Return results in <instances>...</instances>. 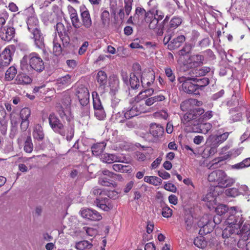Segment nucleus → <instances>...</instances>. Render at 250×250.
<instances>
[{
  "label": "nucleus",
  "mask_w": 250,
  "mask_h": 250,
  "mask_svg": "<svg viewBox=\"0 0 250 250\" xmlns=\"http://www.w3.org/2000/svg\"><path fill=\"white\" fill-rule=\"evenodd\" d=\"M194 126L191 127V130L195 132H202L206 133L211 128V125L209 123H201V119L199 121H195Z\"/></svg>",
  "instance_id": "nucleus-18"
},
{
  "label": "nucleus",
  "mask_w": 250,
  "mask_h": 250,
  "mask_svg": "<svg viewBox=\"0 0 250 250\" xmlns=\"http://www.w3.org/2000/svg\"><path fill=\"white\" fill-rule=\"evenodd\" d=\"M26 23L28 30L30 32L39 28V21L37 18L34 16L28 18Z\"/></svg>",
  "instance_id": "nucleus-26"
},
{
  "label": "nucleus",
  "mask_w": 250,
  "mask_h": 250,
  "mask_svg": "<svg viewBox=\"0 0 250 250\" xmlns=\"http://www.w3.org/2000/svg\"><path fill=\"white\" fill-rule=\"evenodd\" d=\"M139 77H140V76H137L134 74H130L129 83L132 89H135L139 87L140 85Z\"/></svg>",
  "instance_id": "nucleus-39"
},
{
  "label": "nucleus",
  "mask_w": 250,
  "mask_h": 250,
  "mask_svg": "<svg viewBox=\"0 0 250 250\" xmlns=\"http://www.w3.org/2000/svg\"><path fill=\"white\" fill-rule=\"evenodd\" d=\"M95 110V115L99 120H102L104 119L106 116L105 111L104 108L96 109Z\"/></svg>",
  "instance_id": "nucleus-61"
},
{
  "label": "nucleus",
  "mask_w": 250,
  "mask_h": 250,
  "mask_svg": "<svg viewBox=\"0 0 250 250\" xmlns=\"http://www.w3.org/2000/svg\"><path fill=\"white\" fill-rule=\"evenodd\" d=\"M14 45L9 46L5 48L0 54V68L1 67L8 65L12 59L10 47L13 48Z\"/></svg>",
  "instance_id": "nucleus-15"
},
{
  "label": "nucleus",
  "mask_w": 250,
  "mask_h": 250,
  "mask_svg": "<svg viewBox=\"0 0 250 250\" xmlns=\"http://www.w3.org/2000/svg\"><path fill=\"white\" fill-rule=\"evenodd\" d=\"M90 193L96 197L94 203L97 207L104 211H109L113 208V205L110 203V200L108 198L99 197L105 195V191L96 187L92 189Z\"/></svg>",
  "instance_id": "nucleus-3"
},
{
  "label": "nucleus",
  "mask_w": 250,
  "mask_h": 250,
  "mask_svg": "<svg viewBox=\"0 0 250 250\" xmlns=\"http://www.w3.org/2000/svg\"><path fill=\"white\" fill-rule=\"evenodd\" d=\"M30 114V110L27 107L23 108L20 112V115L21 120V128L23 131H25L28 127L29 122L28 119Z\"/></svg>",
  "instance_id": "nucleus-16"
},
{
  "label": "nucleus",
  "mask_w": 250,
  "mask_h": 250,
  "mask_svg": "<svg viewBox=\"0 0 250 250\" xmlns=\"http://www.w3.org/2000/svg\"><path fill=\"white\" fill-rule=\"evenodd\" d=\"M81 214L83 218L93 221H98L102 219V216L97 210L86 208L81 210Z\"/></svg>",
  "instance_id": "nucleus-10"
},
{
  "label": "nucleus",
  "mask_w": 250,
  "mask_h": 250,
  "mask_svg": "<svg viewBox=\"0 0 250 250\" xmlns=\"http://www.w3.org/2000/svg\"><path fill=\"white\" fill-rule=\"evenodd\" d=\"M189 60L190 63H192V66L194 67H198L201 66L203 64L204 57L201 55H193L191 56Z\"/></svg>",
  "instance_id": "nucleus-29"
},
{
  "label": "nucleus",
  "mask_w": 250,
  "mask_h": 250,
  "mask_svg": "<svg viewBox=\"0 0 250 250\" xmlns=\"http://www.w3.org/2000/svg\"><path fill=\"white\" fill-rule=\"evenodd\" d=\"M53 53L55 55L59 56L61 54L62 51V48L60 43H59L57 39H54L53 41Z\"/></svg>",
  "instance_id": "nucleus-52"
},
{
  "label": "nucleus",
  "mask_w": 250,
  "mask_h": 250,
  "mask_svg": "<svg viewBox=\"0 0 250 250\" xmlns=\"http://www.w3.org/2000/svg\"><path fill=\"white\" fill-rule=\"evenodd\" d=\"M178 80L180 83H182V89L185 92L194 94L198 93L197 86L191 82L192 81V77H181L178 78Z\"/></svg>",
  "instance_id": "nucleus-6"
},
{
  "label": "nucleus",
  "mask_w": 250,
  "mask_h": 250,
  "mask_svg": "<svg viewBox=\"0 0 250 250\" xmlns=\"http://www.w3.org/2000/svg\"><path fill=\"white\" fill-rule=\"evenodd\" d=\"M229 133L225 132L220 135H211L207 140V143L210 146H218L224 142L228 137Z\"/></svg>",
  "instance_id": "nucleus-13"
},
{
  "label": "nucleus",
  "mask_w": 250,
  "mask_h": 250,
  "mask_svg": "<svg viewBox=\"0 0 250 250\" xmlns=\"http://www.w3.org/2000/svg\"><path fill=\"white\" fill-rule=\"evenodd\" d=\"M59 83L63 85H68L71 83V76L67 74L64 77H62L59 80Z\"/></svg>",
  "instance_id": "nucleus-64"
},
{
  "label": "nucleus",
  "mask_w": 250,
  "mask_h": 250,
  "mask_svg": "<svg viewBox=\"0 0 250 250\" xmlns=\"http://www.w3.org/2000/svg\"><path fill=\"white\" fill-rule=\"evenodd\" d=\"M30 69L37 72H41L44 69V62L39 54L33 52L29 55Z\"/></svg>",
  "instance_id": "nucleus-5"
},
{
  "label": "nucleus",
  "mask_w": 250,
  "mask_h": 250,
  "mask_svg": "<svg viewBox=\"0 0 250 250\" xmlns=\"http://www.w3.org/2000/svg\"><path fill=\"white\" fill-rule=\"evenodd\" d=\"M26 72H23L20 74L17 77V81H18V84H27L32 82L31 78L25 74Z\"/></svg>",
  "instance_id": "nucleus-33"
},
{
  "label": "nucleus",
  "mask_w": 250,
  "mask_h": 250,
  "mask_svg": "<svg viewBox=\"0 0 250 250\" xmlns=\"http://www.w3.org/2000/svg\"><path fill=\"white\" fill-rule=\"evenodd\" d=\"M143 105L141 104H134L132 107L125 112V116L126 119H129L132 117L138 115L140 113L144 111Z\"/></svg>",
  "instance_id": "nucleus-19"
},
{
  "label": "nucleus",
  "mask_w": 250,
  "mask_h": 250,
  "mask_svg": "<svg viewBox=\"0 0 250 250\" xmlns=\"http://www.w3.org/2000/svg\"><path fill=\"white\" fill-rule=\"evenodd\" d=\"M144 180L145 182L155 186L160 185L162 182V180L161 178L153 176H145Z\"/></svg>",
  "instance_id": "nucleus-36"
},
{
  "label": "nucleus",
  "mask_w": 250,
  "mask_h": 250,
  "mask_svg": "<svg viewBox=\"0 0 250 250\" xmlns=\"http://www.w3.org/2000/svg\"><path fill=\"white\" fill-rule=\"evenodd\" d=\"M132 72L130 74H134L137 76H140L141 79V83L144 86V84L146 82L145 78L142 76L141 73V67L139 63H134L132 66Z\"/></svg>",
  "instance_id": "nucleus-32"
},
{
  "label": "nucleus",
  "mask_w": 250,
  "mask_h": 250,
  "mask_svg": "<svg viewBox=\"0 0 250 250\" xmlns=\"http://www.w3.org/2000/svg\"><path fill=\"white\" fill-rule=\"evenodd\" d=\"M10 121L11 124V131L10 134V137L13 138L15 137L16 132V118L15 113L12 112L10 114Z\"/></svg>",
  "instance_id": "nucleus-50"
},
{
  "label": "nucleus",
  "mask_w": 250,
  "mask_h": 250,
  "mask_svg": "<svg viewBox=\"0 0 250 250\" xmlns=\"http://www.w3.org/2000/svg\"><path fill=\"white\" fill-rule=\"evenodd\" d=\"M228 210V207L223 204L218 205L215 208V211L218 216H221L226 213Z\"/></svg>",
  "instance_id": "nucleus-55"
},
{
  "label": "nucleus",
  "mask_w": 250,
  "mask_h": 250,
  "mask_svg": "<svg viewBox=\"0 0 250 250\" xmlns=\"http://www.w3.org/2000/svg\"><path fill=\"white\" fill-rule=\"evenodd\" d=\"M250 166V157H248L242 162L232 166V168L236 169L243 168Z\"/></svg>",
  "instance_id": "nucleus-48"
},
{
  "label": "nucleus",
  "mask_w": 250,
  "mask_h": 250,
  "mask_svg": "<svg viewBox=\"0 0 250 250\" xmlns=\"http://www.w3.org/2000/svg\"><path fill=\"white\" fill-rule=\"evenodd\" d=\"M49 123L53 130L62 136H65L64 126L58 117L54 114H51L49 116Z\"/></svg>",
  "instance_id": "nucleus-8"
},
{
  "label": "nucleus",
  "mask_w": 250,
  "mask_h": 250,
  "mask_svg": "<svg viewBox=\"0 0 250 250\" xmlns=\"http://www.w3.org/2000/svg\"><path fill=\"white\" fill-rule=\"evenodd\" d=\"M76 94L80 104L83 106H86L89 103V93L88 89L82 85L78 87Z\"/></svg>",
  "instance_id": "nucleus-9"
},
{
  "label": "nucleus",
  "mask_w": 250,
  "mask_h": 250,
  "mask_svg": "<svg viewBox=\"0 0 250 250\" xmlns=\"http://www.w3.org/2000/svg\"><path fill=\"white\" fill-rule=\"evenodd\" d=\"M150 21H145L147 23H149V28L150 29H156L158 23L159 22V19H157L152 13V17H150Z\"/></svg>",
  "instance_id": "nucleus-53"
},
{
  "label": "nucleus",
  "mask_w": 250,
  "mask_h": 250,
  "mask_svg": "<svg viewBox=\"0 0 250 250\" xmlns=\"http://www.w3.org/2000/svg\"><path fill=\"white\" fill-rule=\"evenodd\" d=\"M204 111V109L200 107L195 108L186 113L184 116V119L187 122L191 121L190 124L193 125L192 126H194L195 124L194 122L197 121L196 119L203 114ZM197 121H199V119Z\"/></svg>",
  "instance_id": "nucleus-11"
},
{
  "label": "nucleus",
  "mask_w": 250,
  "mask_h": 250,
  "mask_svg": "<svg viewBox=\"0 0 250 250\" xmlns=\"http://www.w3.org/2000/svg\"><path fill=\"white\" fill-rule=\"evenodd\" d=\"M133 0H124L125 4V10L123 8H121L119 10L118 15L121 20L123 21L125 18V11L126 15H129L131 10Z\"/></svg>",
  "instance_id": "nucleus-22"
},
{
  "label": "nucleus",
  "mask_w": 250,
  "mask_h": 250,
  "mask_svg": "<svg viewBox=\"0 0 250 250\" xmlns=\"http://www.w3.org/2000/svg\"><path fill=\"white\" fill-rule=\"evenodd\" d=\"M108 83L111 90L115 92L118 91L119 88V80L117 76H110L108 79Z\"/></svg>",
  "instance_id": "nucleus-27"
},
{
  "label": "nucleus",
  "mask_w": 250,
  "mask_h": 250,
  "mask_svg": "<svg viewBox=\"0 0 250 250\" xmlns=\"http://www.w3.org/2000/svg\"><path fill=\"white\" fill-rule=\"evenodd\" d=\"M204 160L201 165H203L208 167L209 169H215L220 167L222 162L226 159H223V157H216L212 160H209L210 157H203Z\"/></svg>",
  "instance_id": "nucleus-14"
},
{
  "label": "nucleus",
  "mask_w": 250,
  "mask_h": 250,
  "mask_svg": "<svg viewBox=\"0 0 250 250\" xmlns=\"http://www.w3.org/2000/svg\"><path fill=\"white\" fill-rule=\"evenodd\" d=\"M82 25L86 29H89L92 26V20L89 11L86 10L81 13Z\"/></svg>",
  "instance_id": "nucleus-24"
},
{
  "label": "nucleus",
  "mask_w": 250,
  "mask_h": 250,
  "mask_svg": "<svg viewBox=\"0 0 250 250\" xmlns=\"http://www.w3.org/2000/svg\"><path fill=\"white\" fill-rule=\"evenodd\" d=\"M70 17L74 28L81 27V22H80L77 13L75 9H72Z\"/></svg>",
  "instance_id": "nucleus-30"
},
{
  "label": "nucleus",
  "mask_w": 250,
  "mask_h": 250,
  "mask_svg": "<svg viewBox=\"0 0 250 250\" xmlns=\"http://www.w3.org/2000/svg\"><path fill=\"white\" fill-rule=\"evenodd\" d=\"M67 30H66L65 28L64 25L62 22H58L57 23L56 25V29L58 33L59 37H61L62 35H63V34H65L68 33H69V34L71 33V32L70 31V29H72V27L71 26H69L68 27H67Z\"/></svg>",
  "instance_id": "nucleus-35"
},
{
  "label": "nucleus",
  "mask_w": 250,
  "mask_h": 250,
  "mask_svg": "<svg viewBox=\"0 0 250 250\" xmlns=\"http://www.w3.org/2000/svg\"><path fill=\"white\" fill-rule=\"evenodd\" d=\"M136 146L140 147L139 150L142 156H146L148 155H152L153 154V149L149 146H141L139 143H136Z\"/></svg>",
  "instance_id": "nucleus-34"
},
{
  "label": "nucleus",
  "mask_w": 250,
  "mask_h": 250,
  "mask_svg": "<svg viewBox=\"0 0 250 250\" xmlns=\"http://www.w3.org/2000/svg\"><path fill=\"white\" fill-rule=\"evenodd\" d=\"M106 143L104 142L94 144L91 147L93 155L95 156L102 155Z\"/></svg>",
  "instance_id": "nucleus-25"
},
{
  "label": "nucleus",
  "mask_w": 250,
  "mask_h": 250,
  "mask_svg": "<svg viewBox=\"0 0 250 250\" xmlns=\"http://www.w3.org/2000/svg\"><path fill=\"white\" fill-rule=\"evenodd\" d=\"M110 15L107 10H104L101 15V20L104 27L108 26L110 22Z\"/></svg>",
  "instance_id": "nucleus-38"
},
{
  "label": "nucleus",
  "mask_w": 250,
  "mask_h": 250,
  "mask_svg": "<svg viewBox=\"0 0 250 250\" xmlns=\"http://www.w3.org/2000/svg\"><path fill=\"white\" fill-rule=\"evenodd\" d=\"M151 17H152V13L150 11L146 12L144 8L138 7L136 8L133 20L135 24L140 25L144 21H150Z\"/></svg>",
  "instance_id": "nucleus-7"
},
{
  "label": "nucleus",
  "mask_w": 250,
  "mask_h": 250,
  "mask_svg": "<svg viewBox=\"0 0 250 250\" xmlns=\"http://www.w3.org/2000/svg\"><path fill=\"white\" fill-rule=\"evenodd\" d=\"M226 194L228 196L234 197L239 194V191L236 188H230L226 190Z\"/></svg>",
  "instance_id": "nucleus-59"
},
{
  "label": "nucleus",
  "mask_w": 250,
  "mask_h": 250,
  "mask_svg": "<svg viewBox=\"0 0 250 250\" xmlns=\"http://www.w3.org/2000/svg\"><path fill=\"white\" fill-rule=\"evenodd\" d=\"M192 81L196 83H195L197 86V90L198 89L202 90L203 88L208 84L209 81L208 78L204 77L202 78H197L192 77Z\"/></svg>",
  "instance_id": "nucleus-28"
},
{
  "label": "nucleus",
  "mask_w": 250,
  "mask_h": 250,
  "mask_svg": "<svg viewBox=\"0 0 250 250\" xmlns=\"http://www.w3.org/2000/svg\"><path fill=\"white\" fill-rule=\"evenodd\" d=\"M203 200L208 202L209 205H212V203L216 201L215 195H214L211 192H209L203 197Z\"/></svg>",
  "instance_id": "nucleus-56"
},
{
  "label": "nucleus",
  "mask_w": 250,
  "mask_h": 250,
  "mask_svg": "<svg viewBox=\"0 0 250 250\" xmlns=\"http://www.w3.org/2000/svg\"><path fill=\"white\" fill-rule=\"evenodd\" d=\"M16 76V67L14 65L10 66L6 71L5 78L7 81L12 80Z\"/></svg>",
  "instance_id": "nucleus-43"
},
{
  "label": "nucleus",
  "mask_w": 250,
  "mask_h": 250,
  "mask_svg": "<svg viewBox=\"0 0 250 250\" xmlns=\"http://www.w3.org/2000/svg\"><path fill=\"white\" fill-rule=\"evenodd\" d=\"M229 114L231 115L230 119L233 122L239 121L242 118V113L238 112V111L235 108L231 109L229 110Z\"/></svg>",
  "instance_id": "nucleus-45"
},
{
  "label": "nucleus",
  "mask_w": 250,
  "mask_h": 250,
  "mask_svg": "<svg viewBox=\"0 0 250 250\" xmlns=\"http://www.w3.org/2000/svg\"><path fill=\"white\" fill-rule=\"evenodd\" d=\"M208 180L210 182L217 184V186L226 188L231 186L235 180L228 176L225 172L222 170H215L211 172L208 175Z\"/></svg>",
  "instance_id": "nucleus-2"
},
{
  "label": "nucleus",
  "mask_w": 250,
  "mask_h": 250,
  "mask_svg": "<svg viewBox=\"0 0 250 250\" xmlns=\"http://www.w3.org/2000/svg\"><path fill=\"white\" fill-rule=\"evenodd\" d=\"M217 147L215 146H210V147H207L204 151L205 154L208 155V156H213L217 152Z\"/></svg>",
  "instance_id": "nucleus-60"
},
{
  "label": "nucleus",
  "mask_w": 250,
  "mask_h": 250,
  "mask_svg": "<svg viewBox=\"0 0 250 250\" xmlns=\"http://www.w3.org/2000/svg\"><path fill=\"white\" fill-rule=\"evenodd\" d=\"M205 218L203 217L198 223V225L201 227L199 230V234L201 235H205L210 233L212 231L213 227L210 226L211 222L206 219V222L204 223L202 220H204Z\"/></svg>",
  "instance_id": "nucleus-21"
},
{
  "label": "nucleus",
  "mask_w": 250,
  "mask_h": 250,
  "mask_svg": "<svg viewBox=\"0 0 250 250\" xmlns=\"http://www.w3.org/2000/svg\"><path fill=\"white\" fill-rule=\"evenodd\" d=\"M61 102L62 105H63L65 108H68L71 103V99L70 95L68 93H64L62 96Z\"/></svg>",
  "instance_id": "nucleus-49"
},
{
  "label": "nucleus",
  "mask_w": 250,
  "mask_h": 250,
  "mask_svg": "<svg viewBox=\"0 0 250 250\" xmlns=\"http://www.w3.org/2000/svg\"><path fill=\"white\" fill-rule=\"evenodd\" d=\"M182 20L180 17H174L170 21L169 28L167 31V34L172 33L171 29H175L182 23Z\"/></svg>",
  "instance_id": "nucleus-31"
},
{
  "label": "nucleus",
  "mask_w": 250,
  "mask_h": 250,
  "mask_svg": "<svg viewBox=\"0 0 250 250\" xmlns=\"http://www.w3.org/2000/svg\"><path fill=\"white\" fill-rule=\"evenodd\" d=\"M68 33H66L65 34H63L62 35L61 37H60L62 42V43L63 47H66L68 46L70 42V38Z\"/></svg>",
  "instance_id": "nucleus-63"
},
{
  "label": "nucleus",
  "mask_w": 250,
  "mask_h": 250,
  "mask_svg": "<svg viewBox=\"0 0 250 250\" xmlns=\"http://www.w3.org/2000/svg\"><path fill=\"white\" fill-rule=\"evenodd\" d=\"M33 137L38 141H42L44 137V133L42 127L39 124L35 125L33 131Z\"/></svg>",
  "instance_id": "nucleus-23"
},
{
  "label": "nucleus",
  "mask_w": 250,
  "mask_h": 250,
  "mask_svg": "<svg viewBox=\"0 0 250 250\" xmlns=\"http://www.w3.org/2000/svg\"><path fill=\"white\" fill-rule=\"evenodd\" d=\"M113 169L116 171H120L122 172H128L130 170L129 166L123 165L122 164H114L112 166Z\"/></svg>",
  "instance_id": "nucleus-46"
},
{
  "label": "nucleus",
  "mask_w": 250,
  "mask_h": 250,
  "mask_svg": "<svg viewBox=\"0 0 250 250\" xmlns=\"http://www.w3.org/2000/svg\"><path fill=\"white\" fill-rule=\"evenodd\" d=\"M172 36V33L166 34L163 40L164 44L167 45V48L170 50L178 48L186 39L184 35H180L171 39Z\"/></svg>",
  "instance_id": "nucleus-4"
},
{
  "label": "nucleus",
  "mask_w": 250,
  "mask_h": 250,
  "mask_svg": "<svg viewBox=\"0 0 250 250\" xmlns=\"http://www.w3.org/2000/svg\"><path fill=\"white\" fill-rule=\"evenodd\" d=\"M30 32L33 36L32 39L34 40L36 46L40 49H43L44 47V37L40 28Z\"/></svg>",
  "instance_id": "nucleus-17"
},
{
  "label": "nucleus",
  "mask_w": 250,
  "mask_h": 250,
  "mask_svg": "<svg viewBox=\"0 0 250 250\" xmlns=\"http://www.w3.org/2000/svg\"><path fill=\"white\" fill-rule=\"evenodd\" d=\"M70 34L73 36L74 38L78 39L84 36V29L83 27L74 28V29H72V33Z\"/></svg>",
  "instance_id": "nucleus-44"
},
{
  "label": "nucleus",
  "mask_w": 250,
  "mask_h": 250,
  "mask_svg": "<svg viewBox=\"0 0 250 250\" xmlns=\"http://www.w3.org/2000/svg\"><path fill=\"white\" fill-rule=\"evenodd\" d=\"M224 245L228 247H231L235 246L236 244V238L234 236L226 238L224 241Z\"/></svg>",
  "instance_id": "nucleus-57"
},
{
  "label": "nucleus",
  "mask_w": 250,
  "mask_h": 250,
  "mask_svg": "<svg viewBox=\"0 0 250 250\" xmlns=\"http://www.w3.org/2000/svg\"><path fill=\"white\" fill-rule=\"evenodd\" d=\"M15 30L14 27H8L5 31V37H2V39L7 42L10 41L14 37Z\"/></svg>",
  "instance_id": "nucleus-40"
},
{
  "label": "nucleus",
  "mask_w": 250,
  "mask_h": 250,
  "mask_svg": "<svg viewBox=\"0 0 250 250\" xmlns=\"http://www.w3.org/2000/svg\"><path fill=\"white\" fill-rule=\"evenodd\" d=\"M101 161L107 164H112L118 162L124 163V161L121 160V157H101Z\"/></svg>",
  "instance_id": "nucleus-51"
},
{
  "label": "nucleus",
  "mask_w": 250,
  "mask_h": 250,
  "mask_svg": "<svg viewBox=\"0 0 250 250\" xmlns=\"http://www.w3.org/2000/svg\"><path fill=\"white\" fill-rule=\"evenodd\" d=\"M210 71V68L208 67H203L199 69L195 70L196 76H202L206 75Z\"/></svg>",
  "instance_id": "nucleus-58"
},
{
  "label": "nucleus",
  "mask_w": 250,
  "mask_h": 250,
  "mask_svg": "<svg viewBox=\"0 0 250 250\" xmlns=\"http://www.w3.org/2000/svg\"><path fill=\"white\" fill-rule=\"evenodd\" d=\"M165 70L166 75L169 80L171 82H174L175 80V76L172 69L170 67H167Z\"/></svg>",
  "instance_id": "nucleus-62"
},
{
  "label": "nucleus",
  "mask_w": 250,
  "mask_h": 250,
  "mask_svg": "<svg viewBox=\"0 0 250 250\" xmlns=\"http://www.w3.org/2000/svg\"><path fill=\"white\" fill-rule=\"evenodd\" d=\"M33 148V145L32 143L31 137L27 136L26 140L25 142L24 150L27 153H30L32 151Z\"/></svg>",
  "instance_id": "nucleus-54"
},
{
  "label": "nucleus",
  "mask_w": 250,
  "mask_h": 250,
  "mask_svg": "<svg viewBox=\"0 0 250 250\" xmlns=\"http://www.w3.org/2000/svg\"><path fill=\"white\" fill-rule=\"evenodd\" d=\"M194 244L198 248L204 249L206 247L207 243L205 237L200 236L194 239Z\"/></svg>",
  "instance_id": "nucleus-41"
},
{
  "label": "nucleus",
  "mask_w": 250,
  "mask_h": 250,
  "mask_svg": "<svg viewBox=\"0 0 250 250\" xmlns=\"http://www.w3.org/2000/svg\"><path fill=\"white\" fill-rule=\"evenodd\" d=\"M29 56L24 55L20 62V68L23 72H28L29 71L30 66L28 64V60Z\"/></svg>",
  "instance_id": "nucleus-42"
},
{
  "label": "nucleus",
  "mask_w": 250,
  "mask_h": 250,
  "mask_svg": "<svg viewBox=\"0 0 250 250\" xmlns=\"http://www.w3.org/2000/svg\"><path fill=\"white\" fill-rule=\"evenodd\" d=\"M229 211L232 214L228 217L226 221L229 225L222 232V235L224 239L238 235L240 232L239 229L240 226L243 223L242 218L237 217L235 214H233V212H236V207L230 208Z\"/></svg>",
  "instance_id": "nucleus-1"
},
{
  "label": "nucleus",
  "mask_w": 250,
  "mask_h": 250,
  "mask_svg": "<svg viewBox=\"0 0 250 250\" xmlns=\"http://www.w3.org/2000/svg\"><path fill=\"white\" fill-rule=\"evenodd\" d=\"M96 79L99 84V89L104 90L107 82V76L106 73L103 71H99L97 74Z\"/></svg>",
  "instance_id": "nucleus-20"
},
{
  "label": "nucleus",
  "mask_w": 250,
  "mask_h": 250,
  "mask_svg": "<svg viewBox=\"0 0 250 250\" xmlns=\"http://www.w3.org/2000/svg\"><path fill=\"white\" fill-rule=\"evenodd\" d=\"M184 223L186 229L187 230H190L193 223V216L190 214L186 215L184 218Z\"/></svg>",
  "instance_id": "nucleus-47"
},
{
  "label": "nucleus",
  "mask_w": 250,
  "mask_h": 250,
  "mask_svg": "<svg viewBox=\"0 0 250 250\" xmlns=\"http://www.w3.org/2000/svg\"><path fill=\"white\" fill-rule=\"evenodd\" d=\"M93 245L88 241L83 240L76 244L75 247L80 250H87L91 249Z\"/></svg>",
  "instance_id": "nucleus-37"
},
{
  "label": "nucleus",
  "mask_w": 250,
  "mask_h": 250,
  "mask_svg": "<svg viewBox=\"0 0 250 250\" xmlns=\"http://www.w3.org/2000/svg\"><path fill=\"white\" fill-rule=\"evenodd\" d=\"M149 133L152 135L154 138L153 141L157 142L160 140L164 134V128L160 125L156 123H152L150 125L149 127Z\"/></svg>",
  "instance_id": "nucleus-12"
}]
</instances>
